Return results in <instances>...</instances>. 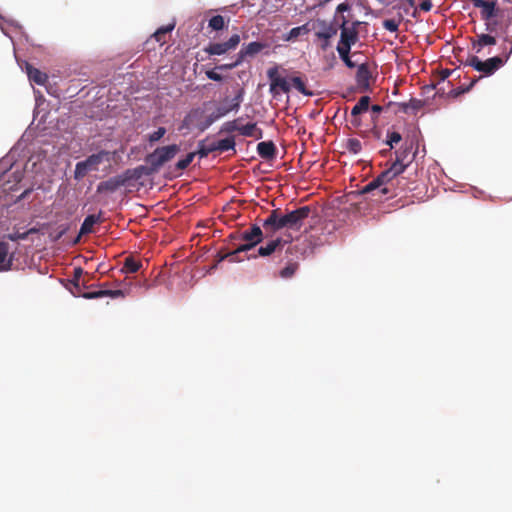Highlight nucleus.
Instances as JSON below:
<instances>
[{"label":"nucleus","mask_w":512,"mask_h":512,"mask_svg":"<svg viewBox=\"0 0 512 512\" xmlns=\"http://www.w3.org/2000/svg\"><path fill=\"white\" fill-rule=\"evenodd\" d=\"M477 82V79H473L471 81V83L463 88V87H458V88H455V89H451L448 93V95L450 97H453V98H457L458 96H460L461 94L465 93V92H468L470 91V89L474 86V84Z\"/></svg>","instance_id":"42"},{"label":"nucleus","mask_w":512,"mask_h":512,"mask_svg":"<svg viewBox=\"0 0 512 512\" xmlns=\"http://www.w3.org/2000/svg\"><path fill=\"white\" fill-rule=\"evenodd\" d=\"M419 7L420 10L424 12H429L432 9V2L431 0H421Z\"/></svg>","instance_id":"56"},{"label":"nucleus","mask_w":512,"mask_h":512,"mask_svg":"<svg viewBox=\"0 0 512 512\" xmlns=\"http://www.w3.org/2000/svg\"><path fill=\"white\" fill-rule=\"evenodd\" d=\"M243 95V89H239L235 97L231 100L230 109H233L235 112L239 110L241 102L243 100Z\"/></svg>","instance_id":"44"},{"label":"nucleus","mask_w":512,"mask_h":512,"mask_svg":"<svg viewBox=\"0 0 512 512\" xmlns=\"http://www.w3.org/2000/svg\"><path fill=\"white\" fill-rule=\"evenodd\" d=\"M371 110H372L373 113L379 114L380 112H382L383 108L380 105H373L371 107Z\"/></svg>","instance_id":"59"},{"label":"nucleus","mask_w":512,"mask_h":512,"mask_svg":"<svg viewBox=\"0 0 512 512\" xmlns=\"http://www.w3.org/2000/svg\"><path fill=\"white\" fill-rule=\"evenodd\" d=\"M315 35H316L317 38L323 40V43L321 44V48L323 50H325L329 46L330 39L332 37H334V35H332V32L327 33V34L324 33V32H316Z\"/></svg>","instance_id":"47"},{"label":"nucleus","mask_w":512,"mask_h":512,"mask_svg":"<svg viewBox=\"0 0 512 512\" xmlns=\"http://www.w3.org/2000/svg\"><path fill=\"white\" fill-rule=\"evenodd\" d=\"M497 43L496 38L490 34H477L472 40V49L480 54L485 46H492Z\"/></svg>","instance_id":"15"},{"label":"nucleus","mask_w":512,"mask_h":512,"mask_svg":"<svg viewBox=\"0 0 512 512\" xmlns=\"http://www.w3.org/2000/svg\"><path fill=\"white\" fill-rule=\"evenodd\" d=\"M346 147L349 150V152H351L353 154H358L362 150L361 142H360V140H358L356 138L348 139Z\"/></svg>","instance_id":"41"},{"label":"nucleus","mask_w":512,"mask_h":512,"mask_svg":"<svg viewBox=\"0 0 512 512\" xmlns=\"http://www.w3.org/2000/svg\"><path fill=\"white\" fill-rule=\"evenodd\" d=\"M108 156H109V152L102 150V151H99L98 153L90 155L84 161H80V162L76 163L75 170H74V178L76 180H81L88 174V172L97 171L99 168V165L104 160H108Z\"/></svg>","instance_id":"5"},{"label":"nucleus","mask_w":512,"mask_h":512,"mask_svg":"<svg viewBox=\"0 0 512 512\" xmlns=\"http://www.w3.org/2000/svg\"><path fill=\"white\" fill-rule=\"evenodd\" d=\"M402 140V136L399 132H391L387 135L386 144L390 146V149L394 147L395 144H398Z\"/></svg>","instance_id":"46"},{"label":"nucleus","mask_w":512,"mask_h":512,"mask_svg":"<svg viewBox=\"0 0 512 512\" xmlns=\"http://www.w3.org/2000/svg\"><path fill=\"white\" fill-rule=\"evenodd\" d=\"M218 119H220V117L216 114V112L211 113L210 115H208L206 117V119L204 121H202L198 125L199 131L204 132L205 130H207Z\"/></svg>","instance_id":"40"},{"label":"nucleus","mask_w":512,"mask_h":512,"mask_svg":"<svg viewBox=\"0 0 512 512\" xmlns=\"http://www.w3.org/2000/svg\"><path fill=\"white\" fill-rule=\"evenodd\" d=\"M241 120L242 118H237L235 120L225 122L221 127L220 133H232L235 131L239 132V123Z\"/></svg>","instance_id":"34"},{"label":"nucleus","mask_w":512,"mask_h":512,"mask_svg":"<svg viewBox=\"0 0 512 512\" xmlns=\"http://www.w3.org/2000/svg\"><path fill=\"white\" fill-rule=\"evenodd\" d=\"M206 76L208 79L213 80V81H218V82L223 79L222 75H220L219 73H217L214 70L206 71Z\"/></svg>","instance_id":"53"},{"label":"nucleus","mask_w":512,"mask_h":512,"mask_svg":"<svg viewBox=\"0 0 512 512\" xmlns=\"http://www.w3.org/2000/svg\"><path fill=\"white\" fill-rule=\"evenodd\" d=\"M397 194V192H384L381 189H377L370 195V199L375 202H382L384 200L397 196Z\"/></svg>","instance_id":"32"},{"label":"nucleus","mask_w":512,"mask_h":512,"mask_svg":"<svg viewBox=\"0 0 512 512\" xmlns=\"http://www.w3.org/2000/svg\"><path fill=\"white\" fill-rule=\"evenodd\" d=\"M339 20L338 28L341 30V33L337 47H347L351 49L352 45L358 41V31L354 30V28H349V20L346 16L340 15Z\"/></svg>","instance_id":"8"},{"label":"nucleus","mask_w":512,"mask_h":512,"mask_svg":"<svg viewBox=\"0 0 512 512\" xmlns=\"http://www.w3.org/2000/svg\"><path fill=\"white\" fill-rule=\"evenodd\" d=\"M269 43L267 42H250L249 44L243 46L241 50L239 51V56L242 60H244L246 57H253L260 53L265 48H269Z\"/></svg>","instance_id":"13"},{"label":"nucleus","mask_w":512,"mask_h":512,"mask_svg":"<svg viewBox=\"0 0 512 512\" xmlns=\"http://www.w3.org/2000/svg\"><path fill=\"white\" fill-rule=\"evenodd\" d=\"M474 7L481 9V18L484 21H490L497 15L496 3L494 1L470 0Z\"/></svg>","instance_id":"12"},{"label":"nucleus","mask_w":512,"mask_h":512,"mask_svg":"<svg viewBox=\"0 0 512 512\" xmlns=\"http://www.w3.org/2000/svg\"><path fill=\"white\" fill-rule=\"evenodd\" d=\"M38 232H39V229H38V228H36V227H32V228H30L29 230H27L25 233H28V236H29L30 234H36V233H38Z\"/></svg>","instance_id":"60"},{"label":"nucleus","mask_w":512,"mask_h":512,"mask_svg":"<svg viewBox=\"0 0 512 512\" xmlns=\"http://www.w3.org/2000/svg\"><path fill=\"white\" fill-rule=\"evenodd\" d=\"M30 193V190H25L19 197V199H24L28 194Z\"/></svg>","instance_id":"62"},{"label":"nucleus","mask_w":512,"mask_h":512,"mask_svg":"<svg viewBox=\"0 0 512 512\" xmlns=\"http://www.w3.org/2000/svg\"><path fill=\"white\" fill-rule=\"evenodd\" d=\"M166 134V128L165 127H159L156 131L149 134L148 140L150 143L158 142L161 138L164 137Z\"/></svg>","instance_id":"45"},{"label":"nucleus","mask_w":512,"mask_h":512,"mask_svg":"<svg viewBox=\"0 0 512 512\" xmlns=\"http://www.w3.org/2000/svg\"><path fill=\"white\" fill-rule=\"evenodd\" d=\"M180 151V146L171 144L156 148L145 158L147 166H139L134 169L135 173L151 175L157 173L166 163L171 161Z\"/></svg>","instance_id":"2"},{"label":"nucleus","mask_w":512,"mask_h":512,"mask_svg":"<svg viewBox=\"0 0 512 512\" xmlns=\"http://www.w3.org/2000/svg\"><path fill=\"white\" fill-rule=\"evenodd\" d=\"M195 156H196L195 152L188 153L183 159H180L176 163L175 168L179 171L185 170L192 163Z\"/></svg>","instance_id":"38"},{"label":"nucleus","mask_w":512,"mask_h":512,"mask_svg":"<svg viewBox=\"0 0 512 512\" xmlns=\"http://www.w3.org/2000/svg\"><path fill=\"white\" fill-rule=\"evenodd\" d=\"M208 26L212 29V30H215V31H219V30H222L225 28V20H224V17L221 16V15H216V16H213L210 20H209V24Z\"/></svg>","instance_id":"36"},{"label":"nucleus","mask_w":512,"mask_h":512,"mask_svg":"<svg viewBox=\"0 0 512 512\" xmlns=\"http://www.w3.org/2000/svg\"><path fill=\"white\" fill-rule=\"evenodd\" d=\"M424 106V101L416 98H411L408 101L409 113L416 114Z\"/></svg>","instance_id":"43"},{"label":"nucleus","mask_w":512,"mask_h":512,"mask_svg":"<svg viewBox=\"0 0 512 512\" xmlns=\"http://www.w3.org/2000/svg\"><path fill=\"white\" fill-rule=\"evenodd\" d=\"M239 134L244 137H253L255 139H261L263 137V131L257 127L256 123H247L246 125H240Z\"/></svg>","instance_id":"21"},{"label":"nucleus","mask_w":512,"mask_h":512,"mask_svg":"<svg viewBox=\"0 0 512 512\" xmlns=\"http://www.w3.org/2000/svg\"><path fill=\"white\" fill-rule=\"evenodd\" d=\"M318 28L317 32H324V33H330L332 32V35H336L338 32V27L334 25L333 23H327L325 20L318 19L315 23L314 29Z\"/></svg>","instance_id":"29"},{"label":"nucleus","mask_w":512,"mask_h":512,"mask_svg":"<svg viewBox=\"0 0 512 512\" xmlns=\"http://www.w3.org/2000/svg\"><path fill=\"white\" fill-rule=\"evenodd\" d=\"M243 62V60L240 58L239 54L237 55V59L232 63L222 64L216 67V69L219 70H231L238 65H240Z\"/></svg>","instance_id":"50"},{"label":"nucleus","mask_w":512,"mask_h":512,"mask_svg":"<svg viewBox=\"0 0 512 512\" xmlns=\"http://www.w3.org/2000/svg\"><path fill=\"white\" fill-rule=\"evenodd\" d=\"M405 170L395 164H391V166L381 172L378 177L382 181L384 187L388 188L390 192H397V186L400 184L402 179H399L398 176L401 175Z\"/></svg>","instance_id":"9"},{"label":"nucleus","mask_w":512,"mask_h":512,"mask_svg":"<svg viewBox=\"0 0 512 512\" xmlns=\"http://www.w3.org/2000/svg\"><path fill=\"white\" fill-rule=\"evenodd\" d=\"M505 42L509 44V49L504 57L495 56L485 61H482L480 60L479 57L473 55L467 58L464 65L474 68L478 72H481L484 76H490L494 74L500 67L504 65L505 61L509 58V56L512 53V36H507L505 38Z\"/></svg>","instance_id":"3"},{"label":"nucleus","mask_w":512,"mask_h":512,"mask_svg":"<svg viewBox=\"0 0 512 512\" xmlns=\"http://www.w3.org/2000/svg\"><path fill=\"white\" fill-rule=\"evenodd\" d=\"M383 27L390 32H396L398 31L399 23L393 19H386L383 21Z\"/></svg>","instance_id":"49"},{"label":"nucleus","mask_w":512,"mask_h":512,"mask_svg":"<svg viewBox=\"0 0 512 512\" xmlns=\"http://www.w3.org/2000/svg\"><path fill=\"white\" fill-rule=\"evenodd\" d=\"M413 148L414 142L406 141L400 149L395 151V160L393 161V164L398 165L403 170H406V168L413 162L417 153V149L412 153Z\"/></svg>","instance_id":"11"},{"label":"nucleus","mask_w":512,"mask_h":512,"mask_svg":"<svg viewBox=\"0 0 512 512\" xmlns=\"http://www.w3.org/2000/svg\"><path fill=\"white\" fill-rule=\"evenodd\" d=\"M298 269L297 262H288L287 265L280 270L279 276L284 279L291 278Z\"/></svg>","instance_id":"33"},{"label":"nucleus","mask_w":512,"mask_h":512,"mask_svg":"<svg viewBox=\"0 0 512 512\" xmlns=\"http://www.w3.org/2000/svg\"><path fill=\"white\" fill-rule=\"evenodd\" d=\"M140 173H135L134 170H127L125 175H118L102 181L97 186V192H114L118 188L124 186L130 179H139Z\"/></svg>","instance_id":"7"},{"label":"nucleus","mask_w":512,"mask_h":512,"mask_svg":"<svg viewBox=\"0 0 512 512\" xmlns=\"http://www.w3.org/2000/svg\"><path fill=\"white\" fill-rule=\"evenodd\" d=\"M100 216L101 213L99 215H88L81 224L80 235L91 233L93 231L94 225L100 221Z\"/></svg>","instance_id":"26"},{"label":"nucleus","mask_w":512,"mask_h":512,"mask_svg":"<svg viewBox=\"0 0 512 512\" xmlns=\"http://www.w3.org/2000/svg\"><path fill=\"white\" fill-rule=\"evenodd\" d=\"M240 41V36L238 34H234L226 42L208 44L204 48V51L209 55H224L227 52L236 49Z\"/></svg>","instance_id":"10"},{"label":"nucleus","mask_w":512,"mask_h":512,"mask_svg":"<svg viewBox=\"0 0 512 512\" xmlns=\"http://www.w3.org/2000/svg\"><path fill=\"white\" fill-rule=\"evenodd\" d=\"M406 1H407V3H408L411 7H413V6L415 5V0H406Z\"/></svg>","instance_id":"63"},{"label":"nucleus","mask_w":512,"mask_h":512,"mask_svg":"<svg viewBox=\"0 0 512 512\" xmlns=\"http://www.w3.org/2000/svg\"><path fill=\"white\" fill-rule=\"evenodd\" d=\"M389 105H395L397 107V111L409 113L408 102L390 103Z\"/></svg>","instance_id":"55"},{"label":"nucleus","mask_w":512,"mask_h":512,"mask_svg":"<svg viewBox=\"0 0 512 512\" xmlns=\"http://www.w3.org/2000/svg\"><path fill=\"white\" fill-rule=\"evenodd\" d=\"M451 74H452V71L449 69L442 70L441 74H440L441 80H443V81L446 80Z\"/></svg>","instance_id":"57"},{"label":"nucleus","mask_w":512,"mask_h":512,"mask_svg":"<svg viewBox=\"0 0 512 512\" xmlns=\"http://www.w3.org/2000/svg\"><path fill=\"white\" fill-rule=\"evenodd\" d=\"M381 189L384 192H390V190L383 186L382 181L377 176L368 184H366L361 190L358 191L360 195H371L375 190Z\"/></svg>","instance_id":"23"},{"label":"nucleus","mask_w":512,"mask_h":512,"mask_svg":"<svg viewBox=\"0 0 512 512\" xmlns=\"http://www.w3.org/2000/svg\"><path fill=\"white\" fill-rule=\"evenodd\" d=\"M257 152L262 159L271 160L276 156V146L272 141L258 143Z\"/></svg>","instance_id":"20"},{"label":"nucleus","mask_w":512,"mask_h":512,"mask_svg":"<svg viewBox=\"0 0 512 512\" xmlns=\"http://www.w3.org/2000/svg\"><path fill=\"white\" fill-rule=\"evenodd\" d=\"M486 30L489 32H493L495 30L494 26L489 21H486Z\"/></svg>","instance_id":"61"},{"label":"nucleus","mask_w":512,"mask_h":512,"mask_svg":"<svg viewBox=\"0 0 512 512\" xmlns=\"http://www.w3.org/2000/svg\"><path fill=\"white\" fill-rule=\"evenodd\" d=\"M282 245V239L277 238L275 240H272L268 242L265 246H261L258 248V255L259 256H269L272 253L276 252L277 248Z\"/></svg>","instance_id":"27"},{"label":"nucleus","mask_w":512,"mask_h":512,"mask_svg":"<svg viewBox=\"0 0 512 512\" xmlns=\"http://www.w3.org/2000/svg\"><path fill=\"white\" fill-rule=\"evenodd\" d=\"M141 268V262L134 257H126L121 271L123 273H136Z\"/></svg>","instance_id":"28"},{"label":"nucleus","mask_w":512,"mask_h":512,"mask_svg":"<svg viewBox=\"0 0 512 512\" xmlns=\"http://www.w3.org/2000/svg\"><path fill=\"white\" fill-rule=\"evenodd\" d=\"M216 150L219 152H225L229 150L235 151V140L233 137L221 139L217 142H214Z\"/></svg>","instance_id":"30"},{"label":"nucleus","mask_w":512,"mask_h":512,"mask_svg":"<svg viewBox=\"0 0 512 512\" xmlns=\"http://www.w3.org/2000/svg\"><path fill=\"white\" fill-rule=\"evenodd\" d=\"M27 74L29 80L38 85H44L48 80V75L46 73L32 67L31 65H27Z\"/></svg>","instance_id":"24"},{"label":"nucleus","mask_w":512,"mask_h":512,"mask_svg":"<svg viewBox=\"0 0 512 512\" xmlns=\"http://www.w3.org/2000/svg\"><path fill=\"white\" fill-rule=\"evenodd\" d=\"M381 189L384 192H390V190L383 186L382 181L377 176L368 184H366L361 190L358 191L360 195H371L375 190Z\"/></svg>","instance_id":"22"},{"label":"nucleus","mask_w":512,"mask_h":512,"mask_svg":"<svg viewBox=\"0 0 512 512\" xmlns=\"http://www.w3.org/2000/svg\"><path fill=\"white\" fill-rule=\"evenodd\" d=\"M234 111L233 109H230V105L228 107L226 106H219L216 109V114L221 118L225 115H227L229 112Z\"/></svg>","instance_id":"54"},{"label":"nucleus","mask_w":512,"mask_h":512,"mask_svg":"<svg viewBox=\"0 0 512 512\" xmlns=\"http://www.w3.org/2000/svg\"><path fill=\"white\" fill-rule=\"evenodd\" d=\"M371 78V72L367 63H362L358 66L356 72V82L362 90L369 88V80Z\"/></svg>","instance_id":"17"},{"label":"nucleus","mask_w":512,"mask_h":512,"mask_svg":"<svg viewBox=\"0 0 512 512\" xmlns=\"http://www.w3.org/2000/svg\"><path fill=\"white\" fill-rule=\"evenodd\" d=\"M350 10H351V5L348 2L340 3L336 8V15H338V14L342 15L344 12H347ZM336 18H337V16H335V19Z\"/></svg>","instance_id":"52"},{"label":"nucleus","mask_w":512,"mask_h":512,"mask_svg":"<svg viewBox=\"0 0 512 512\" xmlns=\"http://www.w3.org/2000/svg\"><path fill=\"white\" fill-rule=\"evenodd\" d=\"M360 24L361 22L358 20L352 21L351 23L349 22V28H354V30L358 31V27L360 26Z\"/></svg>","instance_id":"58"},{"label":"nucleus","mask_w":512,"mask_h":512,"mask_svg":"<svg viewBox=\"0 0 512 512\" xmlns=\"http://www.w3.org/2000/svg\"><path fill=\"white\" fill-rule=\"evenodd\" d=\"M350 50L351 49H348L347 47H337V52L345 65L349 68H354L355 63L349 57Z\"/></svg>","instance_id":"37"},{"label":"nucleus","mask_w":512,"mask_h":512,"mask_svg":"<svg viewBox=\"0 0 512 512\" xmlns=\"http://www.w3.org/2000/svg\"><path fill=\"white\" fill-rule=\"evenodd\" d=\"M13 263V254H9V245L0 241V272L11 269Z\"/></svg>","instance_id":"18"},{"label":"nucleus","mask_w":512,"mask_h":512,"mask_svg":"<svg viewBox=\"0 0 512 512\" xmlns=\"http://www.w3.org/2000/svg\"><path fill=\"white\" fill-rule=\"evenodd\" d=\"M370 104V97L369 96H362L359 101L356 103V105L351 110V123L352 125L358 127L360 126V120L358 116L362 114L363 112H366L369 109Z\"/></svg>","instance_id":"14"},{"label":"nucleus","mask_w":512,"mask_h":512,"mask_svg":"<svg viewBox=\"0 0 512 512\" xmlns=\"http://www.w3.org/2000/svg\"><path fill=\"white\" fill-rule=\"evenodd\" d=\"M290 85L293 86L299 93L305 96H312L313 93L306 86V81L301 76H291L289 78Z\"/></svg>","instance_id":"25"},{"label":"nucleus","mask_w":512,"mask_h":512,"mask_svg":"<svg viewBox=\"0 0 512 512\" xmlns=\"http://www.w3.org/2000/svg\"><path fill=\"white\" fill-rule=\"evenodd\" d=\"M203 111L199 108L192 109L190 112L182 120L180 129H191L192 127H197L201 123L200 119L202 118Z\"/></svg>","instance_id":"16"},{"label":"nucleus","mask_w":512,"mask_h":512,"mask_svg":"<svg viewBox=\"0 0 512 512\" xmlns=\"http://www.w3.org/2000/svg\"><path fill=\"white\" fill-rule=\"evenodd\" d=\"M214 151H217L214 142L206 145L205 141L202 140L198 143V150L195 153L199 155L200 158H205Z\"/></svg>","instance_id":"31"},{"label":"nucleus","mask_w":512,"mask_h":512,"mask_svg":"<svg viewBox=\"0 0 512 512\" xmlns=\"http://www.w3.org/2000/svg\"><path fill=\"white\" fill-rule=\"evenodd\" d=\"M27 237H28V233H25V232L21 233L18 231L6 235V238L13 242H16L19 240H25V239H27Z\"/></svg>","instance_id":"51"},{"label":"nucleus","mask_w":512,"mask_h":512,"mask_svg":"<svg viewBox=\"0 0 512 512\" xmlns=\"http://www.w3.org/2000/svg\"><path fill=\"white\" fill-rule=\"evenodd\" d=\"M83 274L82 268L78 267L74 269V275L72 279V283L74 284L75 288L77 289L78 293H80V279Z\"/></svg>","instance_id":"48"},{"label":"nucleus","mask_w":512,"mask_h":512,"mask_svg":"<svg viewBox=\"0 0 512 512\" xmlns=\"http://www.w3.org/2000/svg\"><path fill=\"white\" fill-rule=\"evenodd\" d=\"M310 29L308 27V24H304L302 26L294 27L290 30L288 35V40L295 39L299 37L300 35H305L309 33Z\"/></svg>","instance_id":"39"},{"label":"nucleus","mask_w":512,"mask_h":512,"mask_svg":"<svg viewBox=\"0 0 512 512\" xmlns=\"http://www.w3.org/2000/svg\"><path fill=\"white\" fill-rule=\"evenodd\" d=\"M310 213V206H302L287 213H282L279 208L274 209L263 221L262 226L267 235H273L282 229L299 231Z\"/></svg>","instance_id":"1"},{"label":"nucleus","mask_w":512,"mask_h":512,"mask_svg":"<svg viewBox=\"0 0 512 512\" xmlns=\"http://www.w3.org/2000/svg\"><path fill=\"white\" fill-rule=\"evenodd\" d=\"M242 241L245 243L241 244L232 252L225 253L220 256V261L229 259V261H236V255L240 252L248 251L262 241L263 232L258 225L251 226L248 230H245L239 235Z\"/></svg>","instance_id":"4"},{"label":"nucleus","mask_w":512,"mask_h":512,"mask_svg":"<svg viewBox=\"0 0 512 512\" xmlns=\"http://www.w3.org/2000/svg\"><path fill=\"white\" fill-rule=\"evenodd\" d=\"M280 67L274 65L267 70V77L270 82L269 93L276 98L281 93L288 94L291 91V85L288 79L279 72Z\"/></svg>","instance_id":"6"},{"label":"nucleus","mask_w":512,"mask_h":512,"mask_svg":"<svg viewBox=\"0 0 512 512\" xmlns=\"http://www.w3.org/2000/svg\"><path fill=\"white\" fill-rule=\"evenodd\" d=\"M82 296L86 299H96V298H102V297H111V298H123L125 296V293L120 290H109V289H102L97 291H91V292H85L82 294Z\"/></svg>","instance_id":"19"},{"label":"nucleus","mask_w":512,"mask_h":512,"mask_svg":"<svg viewBox=\"0 0 512 512\" xmlns=\"http://www.w3.org/2000/svg\"><path fill=\"white\" fill-rule=\"evenodd\" d=\"M174 29V24H169L167 26H162L158 28L155 33L153 34V37L157 42L164 43L165 42V35L167 33H170Z\"/></svg>","instance_id":"35"}]
</instances>
